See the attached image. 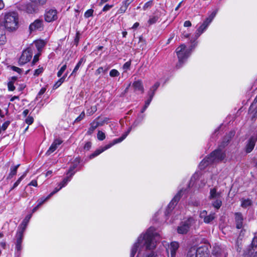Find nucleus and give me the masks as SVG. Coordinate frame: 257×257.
I'll use <instances>...</instances> for the list:
<instances>
[{
  "mask_svg": "<svg viewBox=\"0 0 257 257\" xmlns=\"http://www.w3.org/2000/svg\"><path fill=\"white\" fill-rule=\"evenodd\" d=\"M155 228L150 227L143 237L140 236L136 243H135L131 249L130 257H134L138 249H141L144 247L146 249H153L156 247L155 237L157 236L156 233H154Z\"/></svg>",
  "mask_w": 257,
  "mask_h": 257,
  "instance_id": "obj_1",
  "label": "nucleus"
},
{
  "mask_svg": "<svg viewBox=\"0 0 257 257\" xmlns=\"http://www.w3.org/2000/svg\"><path fill=\"white\" fill-rule=\"evenodd\" d=\"M19 16L15 12H8L4 14L2 18V25L8 31H15L18 28Z\"/></svg>",
  "mask_w": 257,
  "mask_h": 257,
  "instance_id": "obj_2",
  "label": "nucleus"
},
{
  "mask_svg": "<svg viewBox=\"0 0 257 257\" xmlns=\"http://www.w3.org/2000/svg\"><path fill=\"white\" fill-rule=\"evenodd\" d=\"M225 157V154L220 149L212 152L209 156L205 158L200 163V166L204 168L208 165L223 160Z\"/></svg>",
  "mask_w": 257,
  "mask_h": 257,
  "instance_id": "obj_3",
  "label": "nucleus"
},
{
  "mask_svg": "<svg viewBox=\"0 0 257 257\" xmlns=\"http://www.w3.org/2000/svg\"><path fill=\"white\" fill-rule=\"evenodd\" d=\"M195 44H192L190 46V49H186V46L184 44H182L179 47L177 48L176 49V52L179 59V65H181L182 63H183L184 60L189 57L191 54V51L195 48Z\"/></svg>",
  "mask_w": 257,
  "mask_h": 257,
  "instance_id": "obj_4",
  "label": "nucleus"
},
{
  "mask_svg": "<svg viewBox=\"0 0 257 257\" xmlns=\"http://www.w3.org/2000/svg\"><path fill=\"white\" fill-rule=\"evenodd\" d=\"M131 128H129L128 130L124 134H123L121 137L114 139L111 143H110L108 145H105V146L101 147L99 148V149L96 150L93 153L91 154L89 156V158L90 159L94 158V157L97 156L100 154L104 152V151L106 150L107 149L110 148L112 146H113L114 145L120 143L122 142L128 135V134L130 133L131 131Z\"/></svg>",
  "mask_w": 257,
  "mask_h": 257,
  "instance_id": "obj_5",
  "label": "nucleus"
},
{
  "mask_svg": "<svg viewBox=\"0 0 257 257\" xmlns=\"http://www.w3.org/2000/svg\"><path fill=\"white\" fill-rule=\"evenodd\" d=\"M131 128H129L128 130L124 134H123L121 137L114 139L111 143H110L108 145H105V146L101 147L99 148V149L96 150L93 153L91 154L89 156V158L90 159L94 158V157L97 156L100 154L104 152V151L106 150L107 149L110 148L112 146H113L114 145L120 143L122 142L128 135V134L130 133L131 131Z\"/></svg>",
  "mask_w": 257,
  "mask_h": 257,
  "instance_id": "obj_6",
  "label": "nucleus"
},
{
  "mask_svg": "<svg viewBox=\"0 0 257 257\" xmlns=\"http://www.w3.org/2000/svg\"><path fill=\"white\" fill-rule=\"evenodd\" d=\"M24 231L19 229L17 230L14 238V243L15 244L16 254L19 257L21 254V251L22 249V241L24 238Z\"/></svg>",
  "mask_w": 257,
  "mask_h": 257,
  "instance_id": "obj_7",
  "label": "nucleus"
},
{
  "mask_svg": "<svg viewBox=\"0 0 257 257\" xmlns=\"http://www.w3.org/2000/svg\"><path fill=\"white\" fill-rule=\"evenodd\" d=\"M33 56V50L29 47L23 51L19 59L18 63L20 66H23L29 62Z\"/></svg>",
  "mask_w": 257,
  "mask_h": 257,
  "instance_id": "obj_8",
  "label": "nucleus"
},
{
  "mask_svg": "<svg viewBox=\"0 0 257 257\" xmlns=\"http://www.w3.org/2000/svg\"><path fill=\"white\" fill-rule=\"evenodd\" d=\"M44 19L46 22L50 23L58 19V12L55 9H47L45 10Z\"/></svg>",
  "mask_w": 257,
  "mask_h": 257,
  "instance_id": "obj_9",
  "label": "nucleus"
},
{
  "mask_svg": "<svg viewBox=\"0 0 257 257\" xmlns=\"http://www.w3.org/2000/svg\"><path fill=\"white\" fill-rule=\"evenodd\" d=\"M195 221L194 219L192 217L189 218L186 221L183 222L178 227V232L180 234H185L186 233L190 227L194 223Z\"/></svg>",
  "mask_w": 257,
  "mask_h": 257,
  "instance_id": "obj_10",
  "label": "nucleus"
},
{
  "mask_svg": "<svg viewBox=\"0 0 257 257\" xmlns=\"http://www.w3.org/2000/svg\"><path fill=\"white\" fill-rule=\"evenodd\" d=\"M43 21L42 20L37 19L29 26L30 32L37 30L42 31L43 29Z\"/></svg>",
  "mask_w": 257,
  "mask_h": 257,
  "instance_id": "obj_11",
  "label": "nucleus"
},
{
  "mask_svg": "<svg viewBox=\"0 0 257 257\" xmlns=\"http://www.w3.org/2000/svg\"><path fill=\"white\" fill-rule=\"evenodd\" d=\"M248 113L252 119H255L257 117V96L249 108Z\"/></svg>",
  "mask_w": 257,
  "mask_h": 257,
  "instance_id": "obj_12",
  "label": "nucleus"
},
{
  "mask_svg": "<svg viewBox=\"0 0 257 257\" xmlns=\"http://www.w3.org/2000/svg\"><path fill=\"white\" fill-rule=\"evenodd\" d=\"M198 257H210L209 250L207 245H204L197 248Z\"/></svg>",
  "mask_w": 257,
  "mask_h": 257,
  "instance_id": "obj_13",
  "label": "nucleus"
},
{
  "mask_svg": "<svg viewBox=\"0 0 257 257\" xmlns=\"http://www.w3.org/2000/svg\"><path fill=\"white\" fill-rule=\"evenodd\" d=\"M212 253L215 257H226L227 255L224 250L218 245L213 247Z\"/></svg>",
  "mask_w": 257,
  "mask_h": 257,
  "instance_id": "obj_14",
  "label": "nucleus"
},
{
  "mask_svg": "<svg viewBox=\"0 0 257 257\" xmlns=\"http://www.w3.org/2000/svg\"><path fill=\"white\" fill-rule=\"evenodd\" d=\"M183 190H181L173 198L168 206V210H172L176 205L182 196Z\"/></svg>",
  "mask_w": 257,
  "mask_h": 257,
  "instance_id": "obj_15",
  "label": "nucleus"
},
{
  "mask_svg": "<svg viewBox=\"0 0 257 257\" xmlns=\"http://www.w3.org/2000/svg\"><path fill=\"white\" fill-rule=\"evenodd\" d=\"M62 141L60 139H56L51 144L48 150L46 153V155L47 156L50 155L51 154L53 153L58 148V147L61 145Z\"/></svg>",
  "mask_w": 257,
  "mask_h": 257,
  "instance_id": "obj_16",
  "label": "nucleus"
},
{
  "mask_svg": "<svg viewBox=\"0 0 257 257\" xmlns=\"http://www.w3.org/2000/svg\"><path fill=\"white\" fill-rule=\"evenodd\" d=\"M236 227L237 229H241L243 227V217L240 212H236L234 214Z\"/></svg>",
  "mask_w": 257,
  "mask_h": 257,
  "instance_id": "obj_17",
  "label": "nucleus"
},
{
  "mask_svg": "<svg viewBox=\"0 0 257 257\" xmlns=\"http://www.w3.org/2000/svg\"><path fill=\"white\" fill-rule=\"evenodd\" d=\"M256 141V139L254 137L252 136L249 138L246 146L245 151L246 153H249L252 151L254 147Z\"/></svg>",
  "mask_w": 257,
  "mask_h": 257,
  "instance_id": "obj_18",
  "label": "nucleus"
},
{
  "mask_svg": "<svg viewBox=\"0 0 257 257\" xmlns=\"http://www.w3.org/2000/svg\"><path fill=\"white\" fill-rule=\"evenodd\" d=\"M134 1V0H124V1H123L121 3V5L120 8L117 11V14H122L126 12L128 6L131 3H132Z\"/></svg>",
  "mask_w": 257,
  "mask_h": 257,
  "instance_id": "obj_19",
  "label": "nucleus"
},
{
  "mask_svg": "<svg viewBox=\"0 0 257 257\" xmlns=\"http://www.w3.org/2000/svg\"><path fill=\"white\" fill-rule=\"evenodd\" d=\"M39 8L34 3L31 2L28 4L26 8V11L29 14H33L38 12Z\"/></svg>",
  "mask_w": 257,
  "mask_h": 257,
  "instance_id": "obj_20",
  "label": "nucleus"
},
{
  "mask_svg": "<svg viewBox=\"0 0 257 257\" xmlns=\"http://www.w3.org/2000/svg\"><path fill=\"white\" fill-rule=\"evenodd\" d=\"M31 217V215H27L25 218V219L23 220V221L21 223V224L19 225L18 229L25 232Z\"/></svg>",
  "mask_w": 257,
  "mask_h": 257,
  "instance_id": "obj_21",
  "label": "nucleus"
},
{
  "mask_svg": "<svg viewBox=\"0 0 257 257\" xmlns=\"http://www.w3.org/2000/svg\"><path fill=\"white\" fill-rule=\"evenodd\" d=\"M179 247V244L177 242H171L169 246V249L171 253V257H175L176 252Z\"/></svg>",
  "mask_w": 257,
  "mask_h": 257,
  "instance_id": "obj_22",
  "label": "nucleus"
},
{
  "mask_svg": "<svg viewBox=\"0 0 257 257\" xmlns=\"http://www.w3.org/2000/svg\"><path fill=\"white\" fill-rule=\"evenodd\" d=\"M221 197V193L217 191L216 188H213L210 190L209 198L210 200L216 199Z\"/></svg>",
  "mask_w": 257,
  "mask_h": 257,
  "instance_id": "obj_23",
  "label": "nucleus"
},
{
  "mask_svg": "<svg viewBox=\"0 0 257 257\" xmlns=\"http://www.w3.org/2000/svg\"><path fill=\"white\" fill-rule=\"evenodd\" d=\"M102 125L103 122L96 121L95 120L93 121L91 123L90 127L89 128L87 132V134L88 135H91L98 126Z\"/></svg>",
  "mask_w": 257,
  "mask_h": 257,
  "instance_id": "obj_24",
  "label": "nucleus"
},
{
  "mask_svg": "<svg viewBox=\"0 0 257 257\" xmlns=\"http://www.w3.org/2000/svg\"><path fill=\"white\" fill-rule=\"evenodd\" d=\"M133 86L136 91H140L142 93H144V89L141 80L135 81L133 83Z\"/></svg>",
  "mask_w": 257,
  "mask_h": 257,
  "instance_id": "obj_25",
  "label": "nucleus"
},
{
  "mask_svg": "<svg viewBox=\"0 0 257 257\" xmlns=\"http://www.w3.org/2000/svg\"><path fill=\"white\" fill-rule=\"evenodd\" d=\"M76 163L73 164L72 166L70 167L68 170V171L67 173V175L71 178L75 174V171L74 170L77 167V164L80 162V159L79 158H76L75 159Z\"/></svg>",
  "mask_w": 257,
  "mask_h": 257,
  "instance_id": "obj_26",
  "label": "nucleus"
},
{
  "mask_svg": "<svg viewBox=\"0 0 257 257\" xmlns=\"http://www.w3.org/2000/svg\"><path fill=\"white\" fill-rule=\"evenodd\" d=\"M198 249L195 246L191 247L188 250L186 257H198Z\"/></svg>",
  "mask_w": 257,
  "mask_h": 257,
  "instance_id": "obj_27",
  "label": "nucleus"
},
{
  "mask_svg": "<svg viewBox=\"0 0 257 257\" xmlns=\"http://www.w3.org/2000/svg\"><path fill=\"white\" fill-rule=\"evenodd\" d=\"M20 166V164L16 166H12L10 169V172L7 177L8 179H12L14 176L16 175L17 172V169Z\"/></svg>",
  "mask_w": 257,
  "mask_h": 257,
  "instance_id": "obj_28",
  "label": "nucleus"
},
{
  "mask_svg": "<svg viewBox=\"0 0 257 257\" xmlns=\"http://www.w3.org/2000/svg\"><path fill=\"white\" fill-rule=\"evenodd\" d=\"M6 41V37L4 28L3 26H0V44L3 45Z\"/></svg>",
  "mask_w": 257,
  "mask_h": 257,
  "instance_id": "obj_29",
  "label": "nucleus"
},
{
  "mask_svg": "<svg viewBox=\"0 0 257 257\" xmlns=\"http://www.w3.org/2000/svg\"><path fill=\"white\" fill-rule=\"evenodd\" d=\"M36 47L39 52H41L42 49L45 45V43L43 40H38L35 42Z\"/></svg>",
  "mask_w": 257,
  "mask_h": 257,
  "instance_id": "obj_30",
  "label": "nucleus"
},
{
  "mask_svg": "<svg viewBox=\"0 0 257 257\" xmlns=\"http://www.w3.org/2000/svg\"><path fill=\"white\" fill-rule=\"evenodd\" d=\"M27 173V171H26L23 175H22L17 180V181L13 184V186L11 188L10 191L16 188L22 181V180L24 178V177L26 176Z\"/></svg>",
  "mask_w": 257,
  "mask_h": 257,
  "instance_id": "obj_31",
  "label": "nucleus"
},
{
  "mask_svg": "<svg viewBox=\"0 0 257 257\" xmlns=\"http://www.w3.org/2000/svg\"><path fill=\"white\" fill-rule=\"evenodd\" d=\"M215 214L214 213H210L205 218L204 222L206 223H209L215 218Z\"/></svg>",
  "mask_w": 257,
  "mask_h": 257,
  "instance_id": "obj_32",
  "label": "nucleus"
},
{
  "mask_svg": "<svg viewBox=\"0 0 257 257\" xmlns=\"http://www.w3.org/2000/svg\"><path fill=\"white\" fill-rule=\"evenodd\" d=\"M30 1L34 3L39 8V6H43L45 5L47 0H30Z\"/></svg>",
  "mask_w": 257,
  "mask_h": 257,
  "instance_id": "obj_33",
  "label": "nucleus"
},
{
  "mask_svg": "<svg viewBox=\"0 0 257 257\" xmlns=\"http://www.w3.org/2000/svg\"><path fill=\"white\" fill-rule=\"evenodd\" d=\"M251 205V201L250 199H242L241 200V206L243 208H246Z\"/></svg>",
  "mask_w": 257,
  "mask_h": 257,
  "instance_id": "obj_34",
  "label": "nucleus"
},
{
  "mask_svg": "<svg viewBox=\"0 0 257 257\" xmlns=\"http://www.w3.org/2000/svg\"><path fill=\"white\" fill-rule=\"evenodd\" d=\"M85 61V60L83 58H82L81 59H80V60L77 63V64L75 66L74 69H73V71L71 74V75H73V74L77 72V71L79 69L80 66L81 65L82 63L83 62H84Z\"/></svg>",
  "mask_w": 257,
  "mask_h": 257,
  "instance_id": "obj_35",
  "label": "nucleus"
},
{
  "mask_svg": "<svg viewBox=\"0 0 257 257\" xmlns=\"http://www.w3.org/2000/svg\"><path fill=\"white\" fill-rule=\"evenodd\" d=\"M213 206L217 209H218L222 205V201L220 198L216 199V200L212 202Z\"/></svg>",
  "mask_w": 257,
  "mask_h": 257,
  "instance_id": "obj_36",
  "label": "nucleus"
},
{
  "mask_svg": "<svg viewBox=\"0 0 257 257\" xmlns=\"http://www.w3.org/2000/svg\"><path fill=\"white\" fill-rule=\"evenodd\" d=\"M71 178H70L68 176L67 177L64 178L63 181L61 182H60L59 184V186L60 187V188H62L63 187L66 186L67 183L70 181Z\"/></svg>",
  "mask_w": 257,
  "mask_h": 257,
  "instance_id": "obj_37",
  "label": "nucleus"
},
{
  "mask_svg": "<svg viewBox=\"0 0 257 257\" xmlns=\"http://www.w3.org/2000/svg\"><path fill=\"white\" fill-rule=\"evenodd\" d=\"M159 17L157 16H151L148 21L150 25L155 24L158 20Z\"/></svg>",
  "mask_w": 257,
  "mask_h": 257,
  "instance_id": "obj_38",
  "label": "nucleus"
},
{
  "mask_svg": "<svg viewBox=\"0 0 257 257\" xmlns=\"http://www.w3.org/2000/svg\"><path fill=\"white\" fill-rule=\"evenodd\" d=\"M209 24H208L205 21L203 22V23L199 27L197 31L200 32L201 33H202L204 31L206 30L207 27Z\"/></svg>",
  "mask_w": 257,
  "mask_h": 257,
  "instance_id": "obj_39",
  "label": "nucleus"
},
{
  "mask_svg": "<svg viewBox=\"0 0 257 257\" xmlns=\"http://www.w3.org/2000/svg\"><path fill=\"white\" fill-rule=\"evenodd\" d=\"M65 80V77L63 76L61 78H60L54 85L53 86V89H56L58 87H59L62 83Z\"/></svg>",
  "mask_w": 257,
  "mask_h": 257,
  "instance_id": "obj_40",
  "label": "nucleus"
},
{
  "mask_svg": "<svg viewBox=\"0 0 257 257\" xmlns=\"http://www.w3.org/2000/svg\"><path fill=\"white\" fill-rule=\"evenodd\" d=\"M149 98L145 102V107H148L149 105H150L154 96V92H149Z\"/></svg>",
  "mask_w": 257,
  "mask_h": 257,
  "instance_id": "obj_41",
  "label": "nucleus"
},
{
  "mask_svg": "<svg viewBox=\"0 0 257 257\" xmlns=\"http://www.w3.org/2000/svg\"><path fill=\"white\" fill-rule=\"evenodd\" d=\"M216 15V12H213L212 13V14L209 16L208 18H207L205 21L208 24H210V23L212 22L213 19L214 18Z\"/></svg>",
  "mask_w": 257,
  "mask_h": 257,
  "instance_id": "obj_42",
  "label": "nucleus"
},
{
  "mask_svg": "<svg viewBox=\"0 0 257 257\" xmlns=\"http://www.w3.org/2000/svg\"><path fill=\"white\" fill-rule=\"evenodd\" d=\"M97 139L100 141H103L105 138V134L101 131H98L97 135Z\"/></svg>",
  "mask_w": 257,
  "mask_h": 257,
  "instance_id": "obj_43",
  "label": "nucleus"
},
{
  "mask_svg": "<svg viewBox=\"0 0 257 257\" xmlns=\"http://www.w3.org/2000/svg\"><path fill=\"white\" fill-rule=\"evenodd\" d=\"M153 1H150L145 3L144 6H143V10L145 11L148 9L150 8L153 6Z\"/></svg>",
  "mask_w": 257,
  "mask_h": 257,
  "instance_id": "obj_44",
  "label": "nucleus"
},
{
  "mask_svg": "<svg viewBox=\"0 0 257 257\" xmlns=\"http://www.w3.org/2000/svg\"><path fill=\"white\" fill-rule=\"evenodd\" d=\"M85 117V113L84 111H82L80 114L74 120V122L76 123L82 120Z\"/></svg>",
  "mask_w": 257,
  "mask_h": 257,
  "instance_id": "obj_45",
  "label": "nucleus"
},
{
  "mask_svg": "<svg viewBox=\"0 0 257 257\" xmlns=\"http://www.w3.org/2000/svg\"><path fill=\"white\" fill-rule=\"evenodd\" d=\"M119 75V72L116 69H112L109 72L111 77H116Z\"/></svg>",
  "mask_w": 257,
  "mask_h": 257,
  "instance_id": "obj_46",
  "label": "nucleus"
},
{
  "mask_svg": "<svg viewBox=\"0 0 257 257\" xmlns=\"http://www.w3.org/2000/svg\"><path fill=\"white\" fill-rule=\"evenodd\" d=\"M93 13V10L92 9H89L84 13V17L86 18H89L92 16Z\"/></svg>",
  "mask_w": 257,
  "mask_h": 257,
  "instance_id": "obj_47",
  "label": "nucleus"
},
{
  "mask_svg": "<svg viewBox=\"0 0 257 257\" xmlns=\"http://www.w3.org/2000/svg\"><path fill=\"white\" fill-rule=\"evenodd\" d=\"M160 86V83L156 82L151 88L149 92H154L155 93V91L158 89L159 86Z\"/></svg>",
  "mask_w": 257,
  "mask_h": 257,
  "instance_id": "obj_48",
  "label": "nucleus"
},
{
  "mask_svg": "<svg viewBox=\"0 0 257 257\" xmlns=\"http://www.w3.org/2000/svg\"><path fill=\"white\" fill-rule=\"evenodd\" d=\"M25 122L28 125L32 124L34 122V118L32 116H28L25 119Z\"/></svg>",
  "mask_w": 257,
  "mask_h": 257,
  "instance_id": "obj_49",
  "label": "nucleus"
},
{
  "mask_svg": "<svg viewBox=\"0 0 257 257\" xmlns=\"http://www.w3.org/2000/svg\"><path fill=\"white\" fill-rule=\"evenodd\" d=\"M8 89L10 91H14L15 89V87L14 85L13 81H10L8 83Z\"/></svg>",
  "mask_w": 257,
  "mask_h": 257,
  "instance_id": "obj_50",
  "label": "nucleus"
},
{
  "mask_svg": "<svg viewBox=\"0 0 257 257\" xmlns=\"http://www.w3.org/2000/svg\"><path fill=\"white\" fill-rule=\"evenodd\" d=\"M44 69L43 67H40L38 69H37L35 70L34 72V75L36 76H38L39 75H40L41 73L43 72Z\"/></svg>",
  "mask_w": 257,
  "mask_h": 257,
  "instance_id": "obj_51",
  "label": "nucleus"
},
{
  "mask_svg": "<svg viewBox=\"0 0 257 257\" xmlns=\"http://www.w3.org/2000/svg\"><path fill=\"white\" fill-rule=\"evenodd\" d=\"M131 65V61H127L123 65V69L125 71L129 69Z\"/></svg>",
  "mask_w": 257,
  "mask_h": 257,
  "instance_id": "obj_52",
  "label": "nucleus"
},
{
  "mask_svg": "<svg viewBox=\"0 0 257 257\" xmlns=\"http://www.w3.org/2000/svg\"><path fill=\"white\" fill-rule=\"evenodd\" d=\"M251 246L252 248L256 247L257 246V237L254 236L252 240L251 243Z\"/></svg>",
  "mask_w": 257,
  "mask_h": 257,
  "instance_id": "obj_53",
  "label": "nucleus"
},
{
  "mask_svg": "<svg viewBox=\"0 0 257 257\" xmlns=\"http://www.w3.org/2000/svg\"><path fill=\"white\" fill-rule=\"evenodd\" d=\"M11 68L12 70H13L14 71L17 72L19 74H21L22 72V70L21 68L17 67L16 66H11Z\"/></svg>",
  "mask_w": 257,
  "mask_h": 257,
  "instance_id": "obj_54",
  "label": "nucleus"
},
{
  "mask_svg": "<svg viewBox=\"0 0 257 257\" xmlns=\"http://www.w3.org/2000/svg\"><path fill=\"white\" fill-rule=\"evenodd\" d=\"M41 54V52H39L37 54H36L33 58L32 61V64L34 65L39 60V57Z\"/></svg>",
  "mask_w": 257,
  "mask_h": 257,
  "instance_id": "obj_55",
  "label": "nucleus"
},
{
  "mask_svg": "<svg viewBox=\"0 0 257 257\" xmlns=\"http://www.w3.org/2000/svg\"><path fill=\"white\" fill-rule=\"evenodd\" d=\"M10 123V121H5L2 125V130L5 131L7 128L8 126L9 125Z\"/></svg>",
  "mask_w": 257,
  "mask_h": 257,
  "instance_id": "obj_56",
  "label": "nucleus"
},
{
  "mask_svg": "<svg viewBox=\"0 0 257 257\" xmlns=\"http://www.w3.org/2000/svg\"><path fill=\"white\" fill-rule=\"evenodd\" d=\"M46 88H45V87H43L41 89V90H40V91L39 92L38 95H37V98H40L41 97V96L42 95H43L46 91Z\"/></svg>",
  "mask_w": 257,
  "mask_h": 257,
  "instance_id": "obj_57",
  "label": "nucleus"
},
{
  "mask_svg": "<svg viewBox=\"0 0 257 257\" xmlns=\"http://www.w3.org/2000/svg\"><path fill=\"white\" fill-rule=\"evenodd\" d=\"M207 212L206 210H203L201 211L200 213V217L201 218H203V220H204L205 218L207 216Z\"/></svg>",
  "mask_w": 257,
  "mask_h": 257,
  "instance_id": "obj_58",
  "label": "nucleus"
},
{
  "mask_svg": "<svg viewBox=\"0 0 257 257\" xmlns=\"http://www.w3.org/2000/svg\"><path fill=\"white\" fill-rule=\"evenodd\" d=\"M50 198L49 196H48L45 198H41L40 200H38V206H41L45 201L48 199Z\"/></svg>",
  "mask_w": 257,
  "mask_h": 257,
  "instance_id": "obj_59",
  "label": "nucleus"
},
{
  "mask_svg": "<svg viewBox=\"0 0 257 257\" xmlns=\"http://www.w3.org/2000/svg\"><path fill=\"white\" fill-rule=\"evenodd\" d=\"M91 147V143L89 142H88L85 144V145L84 146V149L88 151L90 149Z\"/></svg>",
  "mask_w": 257,
  "mask_h": 257,
  "instance_id": "obj_60",
  "label": "nucleus"
},
{
  "mask_svg": "<svg viewBox=\"0 0 257 257\" xmlns=\"http://www.w3.org/2000/svg\"><path fill=\"white\" fill-rule=\"evenodd\" d=\"M112 5H109L107 4L103 7L102 11L103 12H106L109 10L112 7Z\"/></svg>",
  "mask_w": 257,
  "mask_h": 257,
  "instance_id": "obj_61",
  "label": "nucleus"
},
{
  "mask_svg": "<svg viewBox=\"0 0 257 257\" xmlns=\"http://www.w3.org/2000/svg\"><path fill=\"white\" fill-rule=\"evenodd\" d=\"M61 188H60V187H59L58 188H55V189L53 191H52L48 196L49 197H51L52 196V195H53L54 194H55L56 193H57V192H58Z\"/></svg>",
  "mask_w": 257,
  "mask_h": 257,
  "instance_id": "obj_62",
  "label": "nucleus"
},
{
  "mask_svg": "<svg viewBox=\"0 0 257 257\" xmlns=\"http://www.w3.org/2000/svg\"><path fill=\"white\" fill-rule=\"evenodd\" d=\"M103 71H104V69H103V67H99L96 70L95 74L98 75L100 74L101 73H102Z\"/></svg>",
  "mask_w": 257,
  "mask_h": 257,
  "instance_id": "obj_63",
  "label": "nucleus"
},
{
  "mask_svg": "<svg viewBox=\"0 0 257 257\" xmlns=\"http://www.w3.org/2000/svg\"><path fill=\"white\" fill-rule=\"evenodd\" d=\"M146 257H157V255L154 252H152L146 255Z\"/></svg>",
  "mask_w": 257,
  "mask_h": 257,
  "instance_id": "obj_64",
  "label": "nucleus"
}]
</instances>
